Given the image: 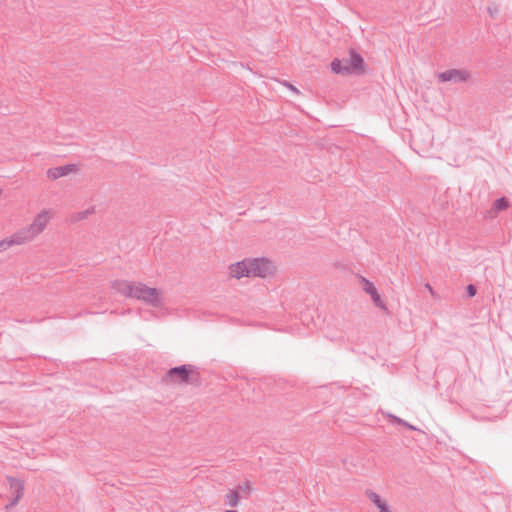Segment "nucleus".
<instances>
[{
	"label": "nucleus",
	"instance_id": "nucleus-10",
	"mask_svg": "<svg viewBox=\"0 0 512 512\" xmlns=\"http://www.w3.org/2000/svg\"><path fill=\"white\" fill-rule=\"evenodd\" d=\"M24 244L25 243L22 241V238L17 231L14 234L0 240V253L10 249L11 247Z\"/></svg>",
	"mask_w": 512,
	"mask_h": 512
},
{
	"label": "nucleus",
	"instance_id": "nucleus-16",
	"mask_svg": "<svg viewBox=\"0 0 512 512\" xmlns=\"http://www.w3.org/2000/svg\"><path fill=\"white\" fill-rule=\"evenodd\" d=\"M380 512H391L386 501L377 507Z\"/></svg>",
	"mask_w": 512,
	"mask_h": 512
},
{
	"label": "nucleus",
	"instance_id": "nucleus-5",
	"mask_svg": "<svg viewBox=\"0 0 512 512\" xmlns=\"http://www.w3.org/2000/svg\"><path fill=\"white\" fill-rule=\"evenodd\" d=\"M193 375L194 368L192 366L182 365L170 369L164 379L167 383L180 385L183 383H189Z\"/></svg>",
	"mask_w": 512,
	"mask_h": 512
},
{
	"label": "nucleus",
	"instance_id": "nucleus-9",
	"mask_svg": "<svg viewBox=\"0 0 512 512\" xmlns=\"http://www.w3.org/2000/svg\"><path fill=\"white\" fill-rule=\"evenodd\" d=\"M9 487L12 499L11 502L6 506L7 509L15 507L21 500L24 493V484L18 479L9 478Z\"/></svg>",
	"mask_w": 512,
	"mask_h": 512
},
{
	"label": "nucleus",
	"instance_id": "nucleus-1",
	"mask_svg": "<svg viewBox=\"0 0 512 512\" xmlns=\"http://www.w3.org/2000/svg\"><path fill=\"white\" fill-rule=\"evenodd\" d=\"M52 217L53 212L47 209L36 214L32 222L27 227L18 231L22 241L26 244L37 238L45 231Z\"/></svg>",
	"mask_w": 512,
	"mask_h": 512
},
{
	"label": "nucleus",
	"instance_id": "nucleus-6",
	"mask_svg": "<svg viewBox=\"0 0 512 512\" xmlns=\"http://www.w3.org/2000/svg\"><path fill=\"white\" fill-rule=\"evenodd\" d=\"M227 277L233 280L252 278L250 258H244L242 260L229 264L227 267Z\"/></svg>",
	"mask_w": 512,
	"mask_h": 512
},
{
	"label": "nucleus",
	"instance_id": "nucleus-4",
	"mask_svg": "<svg viewBox=\"0 0 512 512\" xmlns=\"http://www.w3.org/2000/svg\"><path fill=\"white\" fill-rule=\"evenodd\" d=\"M134 298L148 305L159 307L163 302V293L160 289L137 283L134 289Z\"/></svg>",
	"mask_w": 512,
	"mask_h": 512
},
{
	"label": "nucleus",
	"instance_id": "nucleus-8",
	"mask_svg": "<svg viewBox=\"0 0 512 512\" xmlns=\"http://www.w3.org/2000/svg\"><path fill=\"white\" fill-rule=\"evenodd\" d=\"M78 172L79 166L77 164H67L48 169L46 172V176L49 180H57L61 177L76 174Z\"/></svg>",
	"mask_w": 512,
	"mask_h": 512
},
{
	"label": "nucleus",
	"instance_id": "nucleus-11",
	"mask_svg": "<svg viewBox=\"0 0 512 512\" xmlns=\"http://www.w3.org/2000/svg\"><path fill=\"white\" fill-rule=\"evenodd\" d=\"M362 284H363L364 291L372 297V300L374 301L376 306L384 309L385 305H384L379 293L377 292L375 286L366 279L362 280Z\"/></svg>",
	"mask_w": 512,
	"mask_h": 512
},
{
	"label": "nucleus",
	"instance_id": "nucleus-13",
	"mask_svg": "<svg viewBox=\"0 0 512 512\" xmlns=\"http://www.w3.org/2000/svg\"><path fill=\"white\" fill-rule=\"evenodd\" d=\"M239 501V494L236 491H230L225 496V503L230 507L237 506Z\"/></svg>",
	"mask_w": 512,
	"mask_h": 512
},
{
	"label": "nucleus",
	"instance_id": "nucleus-12",
	"mask_svg": "<svg viewBox=\"0 0 512 512\" xmlns=\"http://www.w3.org/2000/svg\"><path fill=\"white\" fill-rule=\"evenodd\" d=\"M137 284L128 281H116L114 288L117 292L134 298V289Z\"/></svg>",
	"mask_w": 512,
	"mask_h": 512
},
{
	"label": "nucleus",
	"instance_id": "nucleus-7",
	"mask_svg": "<svg viewBox=\"0 0 512 512\" xmlns=\"http://www.w3.org/2000/svg\"><path fill=\"white\" fill-rule=\"evenodd\" d=\"M470 78V72L465 69H451L438 75V79L441 82H467Z\"/></svg>",
	"mask_w": 512,
	"mask_h": 512
},
{
	"label": "nucleus",
	"instance_id": "nucleus-18",
	"mask_svg": "<svg viewBox=\"0 0 512 512\" xmlns=\"http://www.w3.org/2000/svg\"><path fill=\"white\" fill-rule=\"evenodd\" d=\"M224 512H237V511H233V510H226Z\"/></svg>",
	"mask_w": 512,
	"mask_h": 512
},
{
	"label": "nucleus",
	"instance_id": "nucleus-15",
	"mask_svg": "<svg viewBox=\"0 0 512 512\" xmlns=\"http://www.w3.org/2000/svg\"><path fill=\"white\" fill-rule=\"evenodd\" d=\"M494 207L496 210H504L508 207V201L504 198L498 199L494 202Z\"/></svg>",
	"mask_w": 512,
	"mask_h": 512
},
{
	"label": "nucleus",
	"instance_id": "nucleus-17",
	"mask_svg": "<svg viewBox=\"0 0 512 512\" xmlns=\"http://www.w3.org/2000/svg\"><path fill=\"white\" fill-rule=\"evenodd\" d=\"M467 293L470 297H473L476 294V288L473 285H469L467 287Z\"/></svg>",
	"mask_w": 512,
	"mask_h": 512
},
{
	"label": "nucleus",
	"instance_id": "nucleus-2",
	"mask_svg": "<svg viewBox=\"0 0 512 512\" xmlns=\"http://www.w3.org/2000/svg\"><path fill=\"white\" fill-rule=\"evenodd\" d=\"M350 57L347 62L340 59H334L331 64V70L335 74H364L367 72V66L363 57L355 51H350Z\"/></svg>",
	"mask_w": 512,
	"mask_h": 512
},
{
	"label": "nucleus",
	"instance_id": "nucleus-3",
	"mask_svg": "<svg viewBox=\"0 0 512 512\" xmlns=\"http://www.w3.org/2000/svg\"><path fill=\"white\" fill-rule=\"evenodd\" d=\"M250 268L252 278L272 279L279 272L277 263L267 257H251Z\"/></svg>",
	"mask_w": 512,
	"mask_h": 512
},
{
	"label": "nucleus",
	"instance_id": "nucleus-14",
	"mask_svg": "<svg viewBox=\"0 0 512 512\" xmlns=\"http://www.w3.org/2000/svg\"><path fill=\"white\" fill-rule=\"evenodd\" d=\"M367 497L369 498V500L376 506L378 507L379 505H381L382 503L385 502V500H383L380 495L374 491H368L367 492Z\"/></svg>",
	"mask_w": 512,
	"mask_h": 512
}]
</instances>
